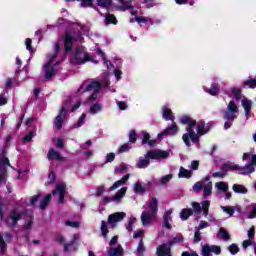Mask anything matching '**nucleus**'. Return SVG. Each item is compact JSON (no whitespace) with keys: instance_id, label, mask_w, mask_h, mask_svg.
<instances>
[{"instance_id":"f257e3e1","label":"nucleus","mask_w":256,"mask_h":256,"mask_svg":"<svg viewBox=\"0 0 256 256\" xmlns=\"http://www.w3.org/2000/svg\"><path fill=\"white\" fill-rule=\"evenodd\" d=\"M169 157V151L165 150H150L146 153L145 158L140 157L137 162V169H147L151 165V159L161 161Z\"/></svg>"},{"instance_id":"f03ea898","label":"nucleus","mask_w":256,"mask_h":256,"mask_svg":"<svg viewBox=\"0 0 256 256\" xmlns=\"http://www.w3.org/2000/svg\"><path fill=\"white\" fill-rule=\"evenodd\" d=\"M193 213L195 215H201L203 213L204 217L209 215V207H211V201L204 200L201 204L199 202H192ZM202 205V206H201Z\"/></svg>"},{"instance_id":"7ed1b4c3","label":"nucleus","mask_w":256,"mask_h":256,"mask_svg":"<svg viewBox=\"0 0 256 256\" xmlns=\"http://www.w3.org/2000/svg\"><path fill=\"white\" fill-rule=\"evenodd\" d=\"M102 87H107V82L92 81L87 85L85 91H93L94 89V93L90 96L89 101H95L97 99Z\"/></svg>"},{"instance_id":"20e7f679","label":"nucleus","mask_w":256,"mask_h":256,"mask_svg":"<svg viewBox=\"0 0 256 256\" xmlns=\"http://www.w3.org/2000/svg\"><path fill=\"white\" fill-rule=\"evenodd\" d=\"M235 113H239V107L235 104V101L231 100L228 103L227 110L224 111L223 119L226 121H233L237 118Z\"/></svg>"},{"instance_id":"39448f33","label":"nucleus","mask_w":256,"mask_h":256,"mask_svg":"<svg viewBox=\"0 0 256 256\" xmlns=\"http://www.w3.org/2000/svg\"><path fill=\"white\" fill-rule=\"evenodd\" d=\"M23 219V214L19 213L17 208H14L10 211L8 218L5 220L6 223H9L10 227H17L19 221Z\"/></svg>"},{"instance_id":"423d86ee","label":"nucleus","mask_w":256,"mask_h":256,"mask_svg":"<svg viewBox=\"0 0 256 256\" xmlns=\"http://www.w3.org/2000/svg\"><path fill=\"white\" fill-rule=\"evenodd\" d=\"M75 61L76 65H83L87 63V61H93V59H91V55L88 53L85 54V52H83V48L79 47L76 48Z\"/></svg>"},{"instance_id":"0eeeda50","label":"nucleus","mask_w":256,"mask_h":256,"mask_svg":"<svg viewBox=\"0 0 256 256\" xmlns=\"http://www.w3.org/2000/svg\"><path fill=\"white\" fill-rule=\"evenodd\" d=\"M65 119H67V108H65V106H62L59 114L57 115V117L54 119V127L59 131V129H62L63 127V121H65Z\"/></svg>"},{"instance_id":"6e6552de","label":"nucleus","mask_w":256,"mask_h":256,"mask_svg":"<svg viewBox=\"0 0 256 256\" xmlns=\"http://www.w3.org/2000/svg\"><path fill=\"white\" fill-rule=\"evenodd\" d=\"M202 256L221 255V246L205 244L201 250Z\"/></svg>"},{"instance_id":"1a4fd4ad","label":"nucleus","mask_w":256,"mask_h":256,"mask_svg":"<svg viewBox=\"0 0 256 256\" xmlns=\"http://www.w3.org/2000/svg\"><path fill=\"white\" fill-rule=\"evenodd\" d=\"M179 131V127H177V123H172L171 126L164 129L162 132L158 134V139H162L163 137H173V135H177Z\"/></svg>"},{"instance_id":"9d476101","label":"nucleus","mask_w":256,"mask_h":256,"mask_svg":"<svg viewBox=\"0 0 256 256\" xmlns=\"http://www.w3.org/2000/svg\"><path fill=\"white\" fill-rule=\"evenodd\" d=\"M64 52L71 53L73 51V35L70 32H66L63 36Z\"/></svg>"},{"instance_id":"9b49d317","label":"nucleus","mask_w":256,"mask_h":256,"mask_svg":"<svg viewBox=\"0 0 256 256\" xmlns=\"http://www.w3.org/2000/svg\"><path fill=\"white\" fill-rule=\"evenodd\" d=\"M127 217V214L125 212H115L113 214H110L108 216V223L110 225H115V223H119V221H123Z\"/></svg>"},{"instance_id":"f8f14e48","label":"nucleus","mask_w":256,"mask_h":256,"mask_svg":"<svg viewBox=\"0 0 256 256\" xmlns=\"http://www.w3.org/2000/svg\"><path fill=\"white\" fill-rule=\"evenodd\" d=\"M182 139L186 147H191V141L192 143H199V134L195 132H191V134H183ZM189 139H191V141H189Z\"/></svg>"},{"instance_id":"ddd939ff","label":"nucleus","mask_w":256,"mask_h":256,"mask_svg":"<svg viewBox=\"0 0 256 256\" xmlns=\"http://www.w3.org/2000/svg\"><path fill=\"white\" fill-rule=\"evenodd\" d=\"M156 255L157 256H173V253L171 252V245L167 244H161L156 249Z\"/></svg>"},{"instance_id":"4468645a","label":"nucleus","mask_w":256,"mask_h":256,"mask_svg":"<svg viewBox=\"0 0 256 256\" xmlns=\"http://www.w3.org/2000/svg\"><path fill=\"white\" fill-rule=\"evenodd\" d=\"M148 209L150 211V215L157 217V213L159 212V201L157 200V198H151L148 204Z\"/></svg>"},{"instance_id":"2eb2a0df","label":"nucleus","mask_w":256,"mask_h":256,"mask_svg":"<svg viewBox=\"0 0 256 256\" xmlns=\"http://www.w3.org/2000/svg\"><path fill=\"white\" fill-rule=\"evenodd\" d=\"M59 51H61V44L60 43H56L54 45V54L50 55V61L47 62L44 67L46 69V71L48 69H50L49 67H51V65H53V61H55V59H57V55H59Z\"/></svg>"},{"instance_id":"dca6fc26","label":"nucleus","mask_w":256,"mask_h":256,"mask_svg":"<svg viewBox=\"0 0 256 256\" xmlns=\"http://www.w3.org/2000/svg\"><path fill=\"white\" fill-rule=\"evenodd\" d=\"M47 159L49 161H53V159L56 161H65V158L63 156H61V153H59L58 151H55V149H53V148H51L48 151Z\"/></svg>"},{"instance_id":"f3484780","label":"nucleus","mask_w":256,"mask_h":256,"mask_svg":"<svg viewBox=\"0 0 256 256\" xmlns=\"http://www.w3.org/2000/svg\"><path fill=\"white\" fill-rule=\"evenodd\" d=\"M204 91L212 97H217V95H219V92L221 91V86H219V83H212L211 87L205 88Z\"/></svg>"},{"instance_id":"a211bd4d","label":"nucleus","mask_w":256,"mask_h":256,"mask_svg":"<svg viewBox=\"0 0 256 256\" xmlns=\"http://www.w3.org/2000/svg\"><path fill=\"white\" fill-rule=\"evenodd\" d=\"M130 174H126L120 180L114 182V184L109 188V191H115V189H119L122 185H125L127 181H129Z\"/></svg>"},{"instance_id":"6ab92c4d","label":"nucleus","mask_w":256,"mask_h":256,"mask_svg":"<svg viewBox=\"0 0 256 256\" xmlns=\"http://www.w3.org/2000/svg\"><path fill=\"white\" fill-rule=\"evenodd\" d=\"M171 213H173V210H168L163 216V227H165V229H173V226H171V223H169L170 221H173L171 218Z\"/></svg>"},{"instance_id":"aec40b11","label":"nucleus","mask_w":256,"mask_h":256,"mask_svg":"<svg viewBox=\"0 0 256 256\" xmlns=\"http://www.w3.org/2000/svg\"><path fill=\"white\" fill-rule=\"evenodd\" d=\"M256 89V77L250 76L248 79L242 82V89Z\"/></svg>"},{"instance_id":"412c9836","label":"nucleus","mask_w":256,"mask_h":256,"mask_svg":"<svg viewBox=\"0 0 256 256\" xmlns=\"http://www.w3.org/2000/svg\"><path fill=\"white\" fill-rule=\"evenodd\" d=\"M162 117L165 121H175V117L173 116V111L171 108L163 107Z\"/></svg>"},{"instance_id":"4be33fe9","label":"nucleus","mask_w":256,"mask_h":256,"mask_svg":"<svg viewBox=\"0 0 256 256\" xmlns=\"http://www.w3.org/2000/svg\"><path fill=\"white\" fill-rule=\"evenodd\" d=\"M242 107L245 111V116L247 119L251 117V100L245 98L242 100Z\"/></svg>"},{"instance_id":"5701e85b","label":"nucleus","mask_w":256,"mask_h":256,"mask_svg":"<svg viewBox=\"0 0 256 256\" xmlns=\"http://www.w3.org/2000/svg\"><path fill=\"white\" fill-rule=\"evenodd\" d=\"M178 177H180V179H191V177H193V172L181 166Z\"/></svg>"},{"instance_id":"b1692460","label":"nucleus","mask_w":256,"mask_h":256,"mask_svg":"<svg viewBox=\"0 0 256 256\" xmlns=\"http://www.w3.org/2000/svg\"><path fill=\"white\" fill-rule=\"evenodd\" d=\"M151 219H155V216H153V214H150L147 211L142 212L141 214L142 225H149V223H151Z\"/></svg>"},{"instance_id":"393cba45","label":"nucleus","mask_w":256,"mask_h":256,"mask_svg":"<svg viewBox=\"0 0 256 256\" xmlns=\"http://www.w3.org/2000/svg\"><path fill=\"white\" fill-rule=\"evenodd\" d=\"M65 195L67 193V185L65 183L58 184L55 190H52V195Z\"/></svg>"},{"instance_id":"a878e982","label":"nucleus","mask_w":256,"mask_h":256,"mask_svg":"<svg viewBox=\"0 0 256 256\" xmlns=\"http://www.w3.org/2000/svg\"><path fill=\"white\" fill-rule=\"evenodd\" d=\"M109 256H123V247L121 244L118 245L116 248H110L108 251Z\"/></svg>"},{"instance_id":"bb28decb","label":"nucleus","mask_w":256,"mask_h":256,"mask_svg":"<svg viewBox=\"0 0 256 256\" xmlns=\"http://www.w3.org/2000/svg\"><path fill=\"white\" fill-rule=\"evenodd\" d=\"M192 215H193V209L184 208L181 210L180 219H182V221H187V219H189Z\"/></svg>"},{"instance_id":"cd10ccee","label":"nucleus","mask_w":256,"mask_h":256,"mask_svg":"<svg viewBox=\"0 0 256 256\" xmlns=\"http://www.w3.org/2000/svg\"><path fill=\"white\" fill-rule=\"evenodd\" d=\"M217 237L218 239H222L223 241H229V239H231L229 232H227V230L223 227L219 228Z\"/></svg>"},{"instance_id":"c85d7f7f","label":"nucleus","mask_w":256,"mask_h":256,"mask_svg":"<svg viewBox=\"0 0 256 256\" xmlns=\"http://www.w3.org/2000/svg\"><path fill=\"white\" fill-rule=\"evenodd\" d=\"M180 123H182V125H190V127H195V125H197V121L191 119L189 116H182L180 118Z\"/></svg>"},{"instance_id":"c756f323","label":"nucleus","mask_w":256,"mask_h":256,"mask_svg":"<svg viewBox=\"0 0 256 256\" xmlns=\"http://www.w3.org/2000/svg\"><path fill=\"white\" fill-rule=\"evenodd\" d=\"M232 95L234 96V99H236V101H241V99H243V94L241 93L242 90L241 88H237V87H232L230 89Z\"/></svg>"},{"instance_id":"7c9ffc66","label":"nucleus","mask_w":256,"mask_h":256,"mask_svg":"<svg viewBox=\"0 0 256 256\" xmlns=\"http://www.w3.org/2000/svg\"><path fill=\"white\" fill-rule=\"evenodd\" d=\"M100 231H101L102 237H104V239H107L109 235V227L107 226V222L105 220L101 221Z\"/></svg>"},{"instance_id":"2f4dec72","label":"nucleus","mask_w":256,"mask_h":256,"mask_svg":"<svg viewBox=\"0 0 256 256\" xmlns=\"http://www.w3.org/2000/svg\"><path fill=\"white\" fill-rule=\"evenodd\" d=\"M133 0H124L121 6L118 7L120 11H129V9H133Z\"/></svg>"},{"instance_id":"473e14b6","label":"nucleus","mask_w":256,"mask_h":256,"mask_svg":"<svg viewBox=\"0 0 256 256\" xmlns=\"http://www.w3.org/2000/svg\"><path fill=\"white\" fill-rule=\"evenodd\" d=\"M232 189H233L234 193H240L242 195L247 194V188H245V186H243L241 184H234L232 186Z\"/></svg>"},{"instance_id":"72a5a7b5","label":"nucleus","mask_w":256,"mask_h":256,"mask_svg":"<svg viewBox=\"0 0 256 256\" xmlns=\"http://www.w3.org/2000/svg\"><path fill=\"white\" fill-rule=\"evenodd\" d=\"M146 188L143 187L141 182H136L134 184V193H137L139 195H145Z\"/></svg>"},{"instance_id":"f704fd0d","label":"nucleus","mask_w":256,"mask_h":256,"mask_svg":"<svg viewBox=\"0 0 256 256\" xmlns=\"http://www.w3.org/2000/svg\"><path fill=\"white\" fill-rule=\"evenodd\" d=\"M51 194H47L43 200L40 202L39 209L44 211V209H47V205H49V201H51Z\"/></svg>"},{"instance_id":"c9c22d12","label":"nucleus","mask_w":256,"mask_h":256,"mask_svg":"<svg viewBox=\"0 0 256 256\" xmlns=\"http://www.w3.org/2000/svg\"><path fill=\"white\" fill-rule=\"evenodd\" d=\"M98 7H103L104 9H110L111 5H113V1L111 0H96Z\"/></svg>"},{"instance_id":"e433bc0d","label":"nucleus","mask_w":256,"mask_h":256,"mask_svg":"<svg viewBox=\"0 0 256 256\" xmlns=\"http://www.w3.org/2000/svg\"><path fill=\"white\" fill-rule=\"evenodd\" d=\"M127 193V187H122L118 192L114 195L115 201H121L125 197Z\"/></svg>"},{"instance_id":"4c0bfd02","label":"nucleus","mask_w":256,"mask_h":256,"mask_svg":"<svg viewBox=\"0 0 256 256\" xmlns=\"http://www.w3.org/2000/svg\"><path fill=\"white\" fill-rule=\"evenodd\" d=\"M215 187L218 191H222L223 193H227L229 191V184L225 182H217Z\"/></svg>"},{"instance_id":"58836bf2","label":"nucleus","mask_w":256,"mask_h":256,"mask_svg":"<svg viewBox=\"0 0 256 256\" xmlns=\"http://www.w3.org/2000/svg\"><path fill=\"white\" fill-rule=\"evenodd\" d=\"M77 239H79V237L76 234H74L73 239L70 242L64 244V253H67V251H69V249H71V247L75 245Z\"/></svg>"},{"instance_id":"ea45409f","label":"nucleus","mask_w":256,"mask_h":256,"mask_svg":"<svg viewBox=\"0 0 256 256\" xmlns=\"http://www.w3.org/2000/svg\"><path fill=\"white\" fill-rule=\"evenodd\" d=\"M203 189H204L203 196L209 197V195H211L213 193V183L208 182L207 185H205Z\"/></svg>"},{"instance_id":"a19ab883","label":"nucleus","mask_w":256,"mask_h":256,"mask_svg":"<svg viewBox=\"0 0 256 256\" xmlns=\"http://www.w3.org/2000/svg\"><path fill=\"white\" fill-rule=\"evenodd\" d=\"M131 149H132L131 144L125 143L122 146H120L117 153H118V155H121V153H129V151H131Z\"/></svg>"},{"instance_id":"79ce46f5","label":"nucleus","mask_w":256,"mask_h":256,"mask_svg":"<svg viewBox=\"0 0 256 256\" xmlns=\"http://www.w3.org/2000/svg\"><path fill=\"white\" fill-rule=\"evenodd\" d=\"M177 243H183V235H176L173 239L168 240V245H170V247H173V245Z\"/></svg>"},{"instance_id":"37998d69","label":"nucleus","mask_w":256,"mask_h":256,"mask_svg":"<svg viewBox=\"0 0 256 256\" xmlns=\"http://www.w3.org/2000/svg\"><path fill=\"white\" fill-rule=\"evenodd\" d=\"M106 25H117V17H115L113 14H107Z\"/></svg>"},{"instance_id":"c03bdc74","label":"nucleus","mask_w":256,"mask_h":256,"mask_svg":"<svg viewBox=\"0 0 256 256\" xmlns=\"http://www.w3.org/2000/svg\"><path fill=\"white\" fill-rule=\"evenodd\" d=\"M102 109L103 107L101 106V104L95 103L90 107V113L92 115H97V113L101 112Z\"/></svg>"},{"instance_id":"a18cd8bd","label":"nucleus","mask_w":256,"mask_h":256,"mask_svg":"<svg viewBox=\"0 0 256 256\" xmlns=\"http://www.w3.org/2000/svg\"><path fill=\"white\" fill-rule=\"evenodd\" d=\"M0 253L2 255L7 253V243L5 242V239H3V235H0Z\"/></svg>"},{"instance_id":"49530a36","label":"nucleus","mask_w":256,"mask_h":256,"mask_svg":"<svg viewBox=\"0 0 256 256\" xmlns=\"http://www.w3.org/2000/svg\"><path fill=\"white\" fill-rule=\"evenodd\" d=\"M208 130H205V122H199L197 125L198 135H205Z\"/></svg>"},{"instance_id":"de8ad7c7","label":"nucleus","mask_w":256,"mask_h":256,"mask_svg":"<svg viewBox=\"0 0 256 256\" xmlns=\"http://www.w3.org/2000/svg\"><path fill=\"white\" fill-rule=\"evenodd\" d=\"M129 143H132V144L137 143V131L130 130V132H129Z\"/></svg>"},{"instance_id":"09e8293b","label":"nucleus","mask_w":256,"mask_h":256,"mask_svg":"<svg viewBox=\"0 0 256 256\" xmlns=\"http://www.w3.org/2000/svg\"><path fill=\"white\" fill-rule=\"evenodd\" d=\"M55 77V67H52L45 72V79H53Z\"/></svg>"},{"instance_id":"8fccbe9b","label":"nucleus","mask_w":256,"mask_h":256,"mask_svg":"<svg viewBox=\"0 0 256 256\" xmlns=\"http://www.w3.org/2000/svg\"><path fill=\"white\" fill-rule=\"evenodd\" d=\"M137 251H138V256H143V254L145 253V244L143 243V239L139 241Z\"/></svg>"},{"instance_id":"3c124183","label":"nucleus","mask_w":256,"mask_h":256,"mask_svg":"<svg viewBox=\"0 0 256 256\" xmlns=\"http://www.w3.org/2000/svg\"><path fill=\"white\" fill-rule=\"evenodd\" d=\"M81 7L87 8L91 7L92 9H95V5L93 4V0H81Z\"/></svg>"},{"instance_id":"603ef678","label":"nucleus","mask_w":256,"mask_h":256,"mask_svg":"<svg viewBox=\"0 0 256 256\" xmlns=\"http://www.w3.org/2000/svg\"><path fill=\"white\" fill-rule=\"evenodd\" d=\"M204 187L203 182L198 181L193 185V191H195V193H199V191H203Z\"/></svg>"},{"instance_id":"864d4df0","label":"nucleus","mask_w":256,"mask_h":256,"mask_svg":"<svg viewBox=\"0 0 256 256\" xmlns=\"http://www.w3.org/2000/svg\"><path fill=\"white\" fill-rule=\"evenodd\" d=\"M228 251H230L231 255H237L239 252V246L237 244H231L228 247Z\"/></svg>"},{"instance_id":"5fc2aeb1","label":"nucleus","mask_w":256,"mask_h":256,"mask_svg":"<svg viewBox=\"0 0 256 256\" xmlns=\"http://www.w3.org/2000/svg\"><path fill=\"white\" fill-rule=\"evenodd\" d=\"M135 21L138 22L139 25H141V23H149L151 19L145 16H135Z\"/></svg>"},{"instance_id":"6e6d98bb","label":"nucleus","mask_w":256,"mask_h":256,"mask_svg":"<svg viewBox=\"0 0 256 256\" xmlns=\"http://www.w3.org/2000/svg\"><path fill=\"white\" fill-rule=\"evenodd\" d=\"M170 179H173V174L165 175L160 180V185H167L169 183Z\"/></svg>"},{"instance_id":"4d7b16f0","label":"nucleus","mask_w":256,"mask_h":256,"mask_svg":"<svg viewBox=\"0 0 256 256\" xmlns=\"http://www.w3.org/2000/svg\"><path fill=\"white\" fill-rule=\"evenodd\" d=\"M137 222V218H131L128 221V225L126 226L127 231H129V233H131V231H133V225H135V223Z\"/></svg>"},{"instance_id":"13d9d810","label":"nucleus","mask_w":256,"mask_h":256,"mask_svg":"<svg viewBox=\"0 0 256 256\" xmlns=\"http://www.w3.org/2000/svg\"><path fill=\"white\" fill-rule=\"evenodd\" d=\"M143 139L142 145H147V142L151 139V135L147 131H142Z\"/></svg>"},{"instance_id":"bf43d9fd","label":"nucleus","mask_w":256,"mask_h":256,"mask_svg":"<svg viewBox=\"0 0 256 256\" xmlns=\"http://www.w3.org/2000/svg\"><path fill=\"white\" fill-rule=\"evenodd\" d=\"M0 167H11V163L9 162V158L3 157L0 159Z\"/></svg>"},{"instance_id":"052dcab7","label":"nucleus","mask_w":256,"mask_h":256,"mask_svg":"<svg viewBox=\"0 0 256 256\" xmlns=\"http://www.w3.org/2000/svg\"><path fill=\"white\" fill-rule=\"evenodd\" d=\"M15 78H8L5 83L6 89H13V84L15 83Z\"/></svg>"},{"instance_id":"680f3d73","label":"nucleus","mask_w":256,"mask_h":256,"mask_svg":"<svg viewBox=\"0 0 256 256\" xmlns=\"http://www.w3.org/2000/svg\"><path fill=\"white\" fill-rule=\"evenodd\" d=\"M66 225L68 227H73L74 229H79V226H80L78 221H70V220L66 221Z\"/></svg>"},{"instance_id":"e2e57ef3","label":"nucleus","mask_w":256,"mask_h":256,"mask_svg":"<svg viewBox=\"0 0 256 256\" xmlns=\"http://www.w3.org/2000/svg\"><path fill=\"white\" fill-rule=\"evenodd\" d=\"M115 161V153L110 152L106 155L105 163H113Z\"/></svg>"},{"instance_id":"0e129e2a","label":"nucleus","mask_w":256,"mask_h":256,"mask_svg":"<svg viewBox=\"0 0 256 256\" xmlns=\"http://www.w3.org/2000/svg\"><path fill=\"white\" fill-rule=\"evenodd\" d=\"M103 193H105V186H103V185L98 186L95 196L101 197V195H103Z\"/></svg>"},{"instance_id":"69168bd1","label":"nucleus","mask_w":256,"mask_h":256,"mask_svg":"<svg viewBox=\"0 0 256 256\" xmlns=\"http://www.w3.org/2000/svg\"><path fill=\"white\" fill-rule=\"evenodd\" d=\"M34 137V132L30 131L26 136H24L23 141L24 143H29L30 141H32Z\"/></svg>"},{"instance_id":"338daca9","label":"nucleus","mask_w":256,"mask_h":256,"mask_svg":"<svg viewBox=\"0 0 256 256\" xmlns=\"http://www.w3.org/2000/svg\"><path fill=\"white\" fill-rule=\"evenodd\" d=\"M201 231L197 230L194 233V243H199L201 241Z\"/></svg>"},{"instance_id":"774afa93","label":"nucleus","mask_w":256,"mask_h":256,"mask_svg":"<svg viewBox=\"0 0 256 256\" xmlns=\"http://www.w3.org/2000/svg\"><path fill=\"white\" fill-rule=\"evenodd\" d=\"M181 256H199V254H197V252L195 251H183Z\"/></svg>"}]
</instances>
